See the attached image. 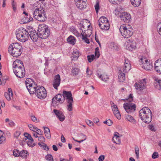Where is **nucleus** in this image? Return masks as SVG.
Returning <instances> with one entry per match:
<instances>
[{"label":"nucleus","instance_id":"obj_1","mask_svg":"<svg viewBox=\"0 0 161 161\" xmlns=\"http://www.w3.org/2000/svg\"><path fill=\"white\" fill-rule=\"evenodd\" d=\"M14 72L17 77L22 78L25 75V70L23 64L20 60L14 61L13 64Z\"/></svg>","mask_w":161,"mask_h":161},{"label":"nucleus","instance_id":"obj_2","mask_svg":"<svg viewBox=\"0 0 161 161\" xmlns=\"http://www.w3.org/2000/svg\"><path fill=\"white\" fill-rule=\"evenodd\" d=\"M139 116L142 120L146 123L149 124L152 120V114L151 110L147 107H145L139 111Z\"/></svg>","mask_w":161,"mask_h":161},{"label":"nucleus","instance_id":"obj_3","mask_svg":"<svg viewBox=\"0 0 161 161\" xmlns=\"http://www.w3.org/2000/svg\"><path fill=\"white\" fill-rule=\"evenodd\" d=\"M9 53L13 57H18L22 52V46L18 43L11 44L8 48Z\"/></svg>","mask_w":161,"mask_h":161},{"label":"nucleus","instance_id":"obj_4","mask_svg":"<svg viewBox=\"0 0 161 161\" xmlns=\"http://www.w3.org/2000/svg\"><path fill=\"white\" fill-rule=\"evenodd\" d=\"M29 29L26 30L22 27L20 28L16 32V37L20 42H25L27 41L29 38Z\"/></svg>","mask_w":161,"mask_h":161},{"label":"nucleus","instance_id":"obj_5","mask_svg":"<svg viewBox=\"0 0 161 161\" xmlns=\"http://www.w3.org/2000/svg\"><path fill=\"white\" fill-rule=\"evenodd\" d=\"M34 18L40 22H44L47 17L44 9L41 8H36L33 13Z\"/></svg>","mask_w":161,"mask_h":161},{"label":"nucleus","instance_id":"obj_6","mask_svg":"<svg viewBox=\"0 0 161 161\" xmlns=\"http://www.w3.org/2000/svg\"><path fill=\"white\" fill-rule=\"evenodd\" d=\"M39 37L42 39L47 38L50 34L49 28L45 25H40L37 30Z\"/></svg>","mask_w":161,"mask_h":161},{"label":"nucleus","instance_id":"obj_7","mask_svg":"<svg viewBox=\"0 0 161 161\" xmlns=\"http://www.w3.org/2000/svg\"><path fill=\"white\" fill-rule=\"evenodd\" d=\"M146 79L144 78L140 80L136 83L134 85L135 88L138 90L139 93L143 94L144 91L145 90L147 86Z\"/></svg>","mask_w":161,"mask_h":161},{"label":"nucleus","instance_id":"obj_8","mask_svg":"<svg viewBox=\"0 0 161 161\" xmlns=\"http://www.w3.org/2000/svg\"><path fill=\"white\" fill-rule=\"evenodd\" d=\"M98 23L99 26L101 29L107 31L109 29V23L108 19L106 17H100L98 20Z\"/></svg>","mask_w":161,"mask_h":161},{"label":"nucleus","instance_id":"obj_9","mask_svg":"<svg viewBox=\"0 0 161 161\" xmlns=\"http://www.w3.org/2000/svg\"><path fill=\"white\" fill-rule=\"evenodd\" d=\"M119 31L122 35L125 38H128L131 36L133 34L132 28H127L124 25L121 26Z\"/></svg>","mask_w":161,"mask_h":161},{"label":"nucleus","instance_id":"obj_10","mask_svg":"<svg viewBox=\"0 0 161 161\" xmlns=\"http://www.w3.org/2000/svg\"><path fill=\"white\" fill-rule=\"evenodd\" d=\"M35 93L37 97L41 99L45 98L47 96V92L45 88L43 86H37Z\"/></svg>","mask_w":161,"mask_h":161},{"label":"nucleus","instance_id":"obj_11","mask_svg":"<svg viewBox=\"0 0 161 161\" xmlns=\"http://www.w3.org/2000/svg\"><path fill=\"white\" fill-rule=\"evenodd\" d=\"M123 107L126 112L128 114L133 113L136 110V106L134 103H125L123 104Z\"/></svg>","mask_w":161,"mask_h":161},{"label":"nucleus","instance_id":"obj_12","mask_svg":"<svg viewBox=\"0 0 161 161\" xmlns=\"http://www.w3.org/2000/svg\"><path fill=\"white\" fill-rule=\"evenodd\" d=\"M29 36L34 42L37 41L39 36L38 34V31L36 33V31L33 29H29Z\"/></svg>","mask_w":161,"mask_h":161},{"label":"nucleus","instance_id":"obj_13","mask_svg":"<svg viewBox=\"0 0 161 161\" xmlns=\"http://www.w3.org/2000/svg\"><path fill=\"white\" fill-rule=\"evenodd\" d=\"M64 101V97H63V95L60 94H58L52 99L53 103L55 104H57V103H62Z\"/></svg>","mask_w":161,"mask_h":161},{"label":"nucleus","instance_id":"obj_14","mask_svg":"<svg viewBox=\"0 0 161 161\" xmlns=\"http://www.w3.org/2000/svg\"><path fill=\"white\" fill-rule=\"evenodd\" d=\"M120 18L121 20L126 23H129L131 19V17L130 14L126 12H122L120 14Z\"/></svg>","mask_w":161,"mask_h":161},{"label":"nucleus","instance_id":"obj_15","mask_svg":"<svg viewBox=\"0 0 161 161\" xmlns=\"http://www.w3.org/2000/svg\"><path fill=\"white\" fill-rule=\"evenodd\" d=\"M68 104L67 105V110L70 111L73 110L72 103H73V100L72 97V95L71 94L65 98Z\"/></svg>","mask_w":161,"mask_h":161},{"label":"nucleus","instance_id":"obj_16","mask_svg":"<svg viewBox=\"0 0 161 161\" xmlns=\"http://www.w3.org/2000/svg\"><path fill=\"white\" fill-rule=\"evenodd\" d=\"M68 104L67 105V110L70 111L73 110L72 103H73V100L72 97V95L71 94L65 98Z\"/></svg>","mask_w":161,"mask_h":161},{"label":"nucleus","instance_id":"obj_17","mask_svg":"<svg viewBox=\"0 0 161 161\" xmlns=\"http://www.w3.org/2000/svg\"><path fill=\"white\" fill-rule=\"evenodd\" d=\"M60 76L59 74L54 76L53 81V86L55 89H58V87L59 86L60 83Z\"/></svg>","mask_w":161,"mask_h":161},{"label":"nucleus","instance_id":"obj_18","mask_svg":"<svg viewBox=\"0 0 161 161\" xmlns=\"http://www.w3.org/2000/svg\"><path fill=\"white\" fill-rule=\"evenodd\" d=\"M131 66L129 60L126 58L125 59V63L123 69L124 72L126 73L131 69Z\"/></svg>","mask_w":161,"mask_h":161},{"label":"nucleus","instance_id":"obj_19","mask_svg":"<svg viewBox=\"0 0 161 161\" xmlns=\"http://www.w3.org/2000/svg\"><path fill=\"white\" fill-rule=\"evenodd\" d=\"M154 69L159 74H161V58L157 60L154 64Z\"/></svg>","mask_w":161,"mask_h":161},{"label":"nucleus","instance_id":"obj_20","mask_svg":"<svg viewBox=\"0 0 161 161\" xmlns=\"http://www.w3.org/2000/svg\"><path fill=\"white\" fill-rule=\"evenodd\" d=\"M112 108L113 112L115 117L119 119L121 118V115L117 105H114Z\"/></svg>","mask_w":161,"mask_h":161},{"label":"nucleus","instance_id":"obj_21","mask_svg":"<svg viewBox=\"0 0 161 161\" xmlns=\"http://www.w3.org/2000/svg\"><path fill=\"white\" fill-rule=\"evenodd\" d=\"M145 63L142 65L143 68L146 70H151L153 68V64L150 61H148V60H145Z\"/></svg>","mask_w":161,"mask_h":161},{"label":"nucleus","instance_id":"obj_22","mask_svg":"<svg viewBox=\"0 0 161 161\" xmlns=\"http://www.w3.org/2000/svg\"><path fill=\"white\" fill-rule=\"evenodd\" d=\"M76 5L79 9L82 10L86 7V0H84L82 1L76 2Z\"/></svg>","mask_w":161,"mask_h":161},{"label":"nucleus","instance_id":"obj_23","mask_svg":"<svg viewBox=\"0 0 161 161\" xmlns=\"http://www.w3.org/2000/svg\"><path fill=\"white\" fill-rule=\"evenodd\" d=\"M27 90L29 92L30 94H33L35 93L37 86L36 87V85L35 84H32V85H30L28 87H27Z\"/></svg>","mask_w":161,"mask_h":161},{"label":"nucleus","instance_id":"obj_24","mask_svg":"<svg viewBox=\"0 0 161 161\" xmlns=\"http://www.w3.org/2000/svg\"><path fill=\"white\" fill-rule=\"evenodd\" d=\"M43 128L45 136L47 138L50 139L51 138V136L49 129L47 127H43Z\"/></svg>","mask_w":161,"mask_h":161},{"label":"nucleus","instance_id":"obj_25","mask_svg":"<svg viewBox=\"0 0 161 161\" xmlns=\"http://www.w3.org/2000/svg\"><path fill=\"white\" fill-rule=\"evenodd\" d=\"M67 42L69 44L74 45L76 42V39L74 36L70 35L67 39Z\"/></svg>","mask_w":161,"mask_h":161},{"label":"nucleus","instance_id":"obj_26","mask_svg":"<svg viewBox=\"0 0 161 161\" xmlns=\"http://www.w3.org/2000/svg\"><path fill=\"white\" fill-rule=\"evenodd\" d=\"M155 87L158 90H161V80H156L154 82Z\"/></svg>","mask_w":161,"mask_h":161},{"label":"nucleus","instance_id":"obj_27","mask_svg":"<svg viewBox=\"0 0 161 161\" xmlns=\"http://www.w3.org/2000/svg\"><path fill=\"white\" fill-rule=\"evenodd\" d=\"M131 4L134 7H138L141 4L142 0H130Z\"/></svg>","mask_w":161,"mask_h":161},{"label":"nucleus","instance_id":"obj_28","mask_svg":"<svg viewBox=\"0 0 161 161\" xmlns=\"http://www.w3.org/2000/svg\"><path fill=\"white\" fill-rule=\"evenodd\" d=\"M28 155V152L26 150H23L20 152L19 156L23 158H26Z\"/></svg>","mask_w":161,"mask_h":161},{"label":"nucleus","instance_id":"obj_29","mask_svg":"<svg viewBox=\"0 0 161 161\" xmlns=\"http://www.w3.org/2000/svg\"><path fill=\"white\" fill-rule=\"evenodd\" d=\"M119 73L118 77L120 81H123L125 80V74L124 73H122L121 70H119Z\"/></svg>","mask_w":161,"mask_h":161},{"label":"nucleus","instance_id":"obj_30","mask_svg":"<svg viewBox=\"0 0 161 161\" xmlns=\"http://www.w3.org/2000/svg\"><path fill=\"white\" fill-rule=\"evenodd\" d=\"M33 83V81L32 79L31 78H27L25 80V85L26 87H28L30 85H32Z\"/></svg>","mask_w":161,"mask_h":161},{"label":"nucleus","instance_id":"obj_31","mask_svg":"<svg viewBox=\"0 0 161 161\" xmlns=\"http://www.w3.org/2000/svg\"><path fill=\"white\" fill-rule=\"evenodd\" d=\"M125 118L126 120L131 122H135V120L134 118L131 115H126Z\"/></svg>","mask_w":161,"mask_h":161},{"label":"nucleus","instance_id":"obj_32","mask_svg":"<svg viewBox=\"0 0 161 161\" xmlns=\"http://www.w3.org/2000/svg\"><path fill=\"white\" fill-rule=\"evenodd\" d=\"M136 47L135 44L133 43L128 44L127 47L129 50L132 51L133 49H135Z\"/></svg>","mask_w":161,"mask_h":161},{"label":"nucleus","instance_id":"obj_33","mask_svg":"<svg viewBox=\"0 0 161 161\" xmlns=\"http://www.w3.org/2000/svg\"><path fill=\"white\" fill-rule=\"evenodd\" d=\"M72 94L71 91H64L63 92V96L64 97V100H65V98L68 96H69L70 95Z\"/></svg>","mask_w":161,"mask_h":161},{"label":"nucleus","instance_id":"obj_34","mask_svg":"<svg viewBox=\"0 0 161 161\" xmlns=\"http://www.w3.org/2000/svg\"><path fill=\"white\" fill-rule=\"evenodd\" d=\"M119 137L117 135L114 134V136L113 137L112 141L114 142L116 144L117 143L116 141L118 140V142H120V140L119 139Z\"/></svg>","mask_w":161,"mask_h":161},{"label":"nucleus","instance_id":"obj_35","mask_svg":"<svg viewBox=\"0 0 161 161\" xmlns=\"http://www.w3.org/2000/svg\"><path fill=\"white\" fill-rule=\"evenodd\" d=\"M4 96L8 101H10L11 99V97H12L13 95L8 93L7 92H5L4 93Z\"/></svg>","mask_w":161,"mask_h":161},{"label":"nucleus","instance_id":"obj_36","mask_svg":"<svg viewBox=\"0 0 161 161\" xmlns=\"http://www.w3.org/2000/svg\"><path fill=\"white\" fill-rule=\"evenodd\" d=\"M79 71L80 70L78 68H75L73 69L71 72L73 75H78Z\"/></svg>","mask_w":161,"mask_h":161},{"label":"nucleus","instance_id":"obj_37","mask_svg":"<svg viewBox=\"0 0 161 161\" xmlns=\"http://www.w3.org/2000/svg\"><path fill=\"white\" fill-rule=\"evenodd\" d=\"M53 111L58 118L60 116H61V114H60V113H63L62 112L59 111L57 109H54Z\"/></svg>","mask_w":161,"mask_h":161},{"label":"nucleus","instance_id":"obj_38","mask_svg":"<svg viewBox=\"0 0 161 161\" xmlns=\"http://www.w3.org/2000/svg\"><path fill=\"white\" fill-rule=\"evenodd\" d=\"M81 36H82V39L87 44L90 43L87 37V35H84L82 34H81Z\"/></svg>","mask_w":161,"mask_h":161},{"label":"nucleus","instance_id":"obj_39","mask_svg":"<svg viewBox=\"0 0 161 161\" xmlns=\"http://www.w3.org/2000/svg\"><path fill=\"white\" fill-rule=\"evenodd\" d=\"M95 57L98 58L100 56V54L99 52V48L98 47H96L95 49Z\"/></svg>","mask_w":161,"mask_h":161},{"label":"nucleus","instance_id":"obj_40","mask_svg":"<svg viewBox=\"0 0 161 161\" xmlns=\"http://www.w3.org/2000/svg\"><path fill=\"white\" fill-rule=\"evenodd\" d=\"M24 135L25 137L27 139H29L31 141H34L33 139L32 138L31 135L28 133H25L24 134Z\"/></svg>","mask_w":161,"mask_h":161},{"label":"nucleus","instance_id":"obj_41","mask_svg":"<svg viewBox=\"0 0 161 161\" xmlns=\"http://www.w3.org/2000/svg\"><path fill=\"white\" fill-rule=\"evenodd\" d=\"M87 58L89 62H92L94 59L95 56L93 54L87 56Z\"/></svg>","mask_w":161,"mask_h":161},{"label":"nucleus","instance_id":"obj_42","mask_svg":"<svg viewBox=\"0 0 161 161\" xmlns=\"http://www.w3.org/2000/svg\"><path fill=\"white\" fill-rule=\"evenodd\" d=\"M24 18L26 19V17H25ZM23 19H24V18ZM33 20V18H32L30 15H28V16L26 17V20L24 22V23H26L27 22H29L31 21H32Z\"/></svg>","mask_w":161,"mask_h":161},{"label":"nucleus","instance_id":"obj_43","mask_svg":"<svg viewBox=\"0 0 161 161\" xmlns=\"http://www.w3.org/2000/svg\"><path fill=\"white\" fill-rule=\"evenodd\" d=\"M20 152L18 150L15 149L13 151V155L15 157H19Z\"/></svg>","mask_w":161,"mask_h":161},{"label":"nucleus","instance_id":"obj_44","mask_svg":"<svg viewBox=\"0 0 161 161\" xmlns=\"http://www.w3.org/2000/svg\"><path fill=\"white\" fill-rule=\"evenodd\" d=\"M73 32L74 34L76 36L79 37L80 36H81V34L80 33L77 31V30L75 29V28H74L73 29Z\"/></svg>","mask_w":161,"mask_h":161},{"label":"nucleus","instance_id":"obj_45","mask_svg":"<svg viewBox=\"0 0 161 161\" xmlns=\"http://www.w3.org/2000/svg\"><path fill=\"white\" fill-rule=\"evenodd\" d=\"M79 52L77 50H74L73 55L75 58H78L79 56Z\"/></svg>","mask_w":161,"mask_h":161},{"label":"nucleus","instance_id":"obj_46","mask_svg":"<svg viewBox=\"0 0 161 161\" xmlns=\"http://www.w3.org/2000/svg\"><path fill=\"white\" fill-rule=\"evenodd\" d=\"M46 159L49 161H54L52 156L51 154H48L45 157Z\"/></svg>","mask_w":161,"mask_h":161},{"label":"nucleus","instance_id":"obj_47","mask_svg":"<svg viewBox=\"0 0 161 161\" xmlns=\"http://www.w3.org/2000/svg\"><path fill=\"white\" fill-rule=\"evenodd\" d=\"M28 127L30 130L34 132H35L37 128L36 127L34 126L33 125L31 124L28 125Z\"/></svg>","mask_w":161,"mask_h":161},{"label":"nucleus","instance_id":"obj_48","mask_svg":"<svg viewBox=\"0 0 161 161\" xmlns=\"http://www.w3.org/2000/svg\"><path fill=\"white\" fill-rule=\"evenodd\" d=\"M16 3L14 2V0H13L12 2V5L13 8V10L15 12L17 10L16 7Z\"/></svg>","mask_w":161,"mask_h":161},{"label":"nucleus","instance_id":"obj_49","mask_svg":"<svg viewBox=\"0 0 161 161\" xmlns=\"http://www.w3.org/2000/svg\"><path fill=\"white\" fill-rule=\"evenodd\" d=\"M102 80L106 81L108 79V77L107 75H102L101 78H100Z\"/></svg>","mask_w":161,"mask_h":161},{"label":"nucleus","instance_id":"obj_50","mask_svg":"<svg viewBox=\"0 0 161 161\" xmlns=\"http://www.w3.org/2000/svg\"><path fill=\"white\" fill-rule=\"evenodd\" d=\"M135 153L136 154L137 158H139V149L138 147L135 148Z\"/></svg>","mask_w":161,"mask_h":161},{"label":"nucleus","instance_id":"obj_51","mask_svg":"<svg viewBox=\"0 0 161 161\" xmlns=\"http://www.w3.org/2000/svg\"><path fill=\"white\" fill-rule=\"evenodd\" d=\"M38 140L40 142H45V139L44 136H42V135H41L38 137Z\"/></svg>","mask_w":161,"mask_h":161},{"label":"nucleus","instance_id":"obj_52","mask_svg":"<svg viewBox=\"0 0 161 161\" xmlns=\"http://www.w3.org/2000/svg\"><path fill=\"white\" fill-rule=\"evenodd\" d=\"M152 157L153 159L158 158V153L154 152L152 154Z\"/></svg>","mask_w":161,"mask_h":161},{"label":"nucleus","instance_id":"obj_53","mask_svg":"<svg viewBox=\"0 0 161 161\" xmlns=\"http://www.w3.org/2000/svg\"><path fill=\"white\" fill-rule=\"evenodd\" d=\"M21 134V132L19 131H16L14 134V137L16 138H18Z\"/></svg>","mask_w":161,"mask_h":161},{"label":"nucleus","instance_id":"obj_54","mask_svg":"<svg viewBox=\"0 0 161 161\" xmlns=\"http://www.w3.org/2000/svg\"><path fill=\"white\" fill-rule=\"evenodd\" d=\"M61 114V116H60L58 119L61 121H63L65 119V116H64L63 113H60Z\"/></svg>","mask_w":161,"mask_h":161},{"label":"nucleus","instance_id":"obj_55","mask_svg":"<svg viewBox=\"0 0 161 161\" xmlns=\"http://www.w3.org/2000/svg\"><path fill=\"white\" fill-rule=\"evenodd\" d=\"M114 13L115 15L116 16H118L119 17H120V14H122V13L120 12L118 9H116L115 10Z\"/></svg>","mask_w":161,"mask_h":161},{"label":"nucleus","instance_id":"obj_56","mask_svg":"<svg viewBox=\"0 0 161 161\" xmlns=\"http://www.w3.org/2000/svg\"><path fill=\"white\" fill-rule=\"evenodd\" d=\"M35 132H36L37 134L40 135H43V131L41 130L38 128L37 129V130Z\"/></svg>","mask_w":161,"mask_h":161},{"label":"nucleus","instance_id":"obj_57","mask_svg":"<svg viewBox=\"0 0 161 161\" xmlns=\"http://www.w3.org/2000/svg\"><path fill=\"white\" fill-rule=\"evenodd\" d=\"M157 29L159 34L161 36V22L158 24Z\"/></svg>","mask_w":161,"mask_h":161},{"label":"nucleus","instance_id":"obj_58","mask_svg":"<svg viewBox=\"0 0 161 161\" xmlns=\"http://www.w3.org/2000/svg\"><path fill=\"white\" fill-rule=\"evenodd\" d=\"M95 8L96 13H97L99 9V3L97 2L95 6Z\"/></svg>","mask_w":161,"mask_h":161},{"label":"nucleus","instance_id":"obj_59","mask_svg":"<svg viewBox=\"0 0 161 161\" xmlns=\"http://www.w3.org/2000/svg\"><path fill=\"white\" fill-rule=\"evenodd\" d=\"M31 119L34 122H38L39 121V120H38L35 116H31Z\"/></svg>","mask_w":161,"mask_h":161},{"label":"nucleus","instance_id":"obj_60","mask_svg":"<svg viewBox=\"0 0 161 161\" xmlns=\"http://www.w3.org/2000/svg\"><path fill=\"white\" fill-rule=\"evenodd\" d=\"M34 141H28L27 142V143L28 146L31 147H33L35 146V144L33 143L32 144V142Z\"/></svg>","mask_w":161,"mask_h":161},{"label":"nucleus","instance_id":"obj_61","mask_svg":"<svg viewBox=\"0 0 161 161\" xmlns=\"http://www.w3.org/2000/svg\"><path fill=\"white\" fill-rule=\"evenodd\" d=\"M128 101L131 102L133 100V96L132 94H130L129 96V98L127 99Z\"/></svg>","mask_w":161,"mask_h":161},{"label":"nucleus","instance_id":"obj_62","mask_svg":"<svg viewBox=\"0 0 161 161\" xmlns=\"http://www.w3.org/2000/svg\"><path fill=\"white\" fill-rule=\"evenodd\" d=\"M5 137L3 136V135H2L0 136V144H1L3 143V142L5 141Z\"/></svg>","mask_w":161,"mask_h":161},{"label":"nucleus","instance_id":"obj_63","mask_svg":"<svg viewBox=\"0 0 161 161\" xmlns=\"http://www.w3.org/2000/svg\"><path fill=\"white\" fill-rule=\"evenodd\" d=\"M148 128L151 131H155L154 128L152 125H149L148 126Z\"/></svg>","mask_w":161,"mask_h":161},{"label":"nucleus","instance_id":"obj_64","mask_svg":"<svg viewBox=\"0 0 161 161\" xmlns=\"http://www.w3.org/2000/svg\"><path fill=\"white\" fill-rule=\"evenodd\" d=\"M105 158L104 156L103 155H100L98 158L99 161H103Z\"/></svg>","mask_w":161,"mask_h":161}]
</instances>
